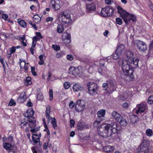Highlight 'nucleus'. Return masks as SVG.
<instances>
[{"label": "nucleus", "mask_w": 153, "mask_h": 153, "mask_svg": "<svg viewBox=\"0 0 153 153\" xmlns=\"http://www.w3.org/2000/svg\"><path fill=\"white\" fill-rule=\"evenodd\" d=\"M111 125L109 123L101 124L98 127L97 132L101 136L106 138L112 134L111 128Z\"/></svg>", "instance_id": "1"}, {"label": "nucleus", "mask_w": 153, "mask_h": 153, "mask_svg": "<svg viewBox=\"0 0 153 153\" xmlns=\"http://www.w3.org/2000/svg\"><path fill=\"white\" fill-rule=\"evenodd\" d=\"M35 112L32 108H30L25 112L23 115L24 117L27 118L29 122V126L30 128L35 127L36 126V119L33 117Z\"/></svg>", "instance_id": "2"}, {"label": "nucleus", "mask_w": 153, "mask_h": 153, "mask_svg": "<svg viewBox=\"0 0 153 153\" xmlns=\"http://www.w3.org/2000/svg\"><path fill=\"white\" fill-rule=\"evenodd\" d=\"M144 139L143 137L142 141L140 144V151L144 153H148L149 150L150 142Z\"/></svg>", "instance_id": "3"}, {"label": "nucleus", "mask_w": 153, "mask_h": 153, "mask_svg": "<svg viewBox=\"0 0 153 153\" xmlns=\"http://www.w3.org/2000/svg\"><path fill=\"white\" fill-rule=\"evenodd\" d=\"M122 63V69L123 72V74L129 73L131 70H132L133 72H134V69L131 67L127 60H126L125 59H123Z\"/></svg>", "instance_id": "4"}, {"label": "nucleus", "mask_w": 153, "mask_h": 153, "mask_svg": "<svg viewBox=\"0 0 153 153\" xmlns=\"http://www.w3.org/2000/svg\"><path fill=\"white\" fill-rule=\"evenodd\" d=\"M69 73L75 76H80L82 74V69L81 66L77 68L71 66L69 69Z\"/></svg>", "instance_id": "5"}, {"label": "nucleus", "mask_w": 153, "mask_h": 153, "mask_svg": "<svg viewBox=\"0 0 153 153\" xmlns=\"http://www.w3.org/2000/svg\"><path fill=\"white\" fill-rule=\"evenodd\" d=\"M87 85L88 92L90 95H94L97 94L98 88L96 83L89 82L87 83Z\"/></svg>", "instance_id": "6"}, {"label": "nucleus", "mask_w": 153, "mask_h": 153, "mask_svg": "<svg viewBox=\"0 0 153 153\" xmlns=\"http://www.w3.org/2000/svg\"><path fill=\"white\" fill-rule=\"evenodd\" d=\"M60 15L62 17V21L63 23L70 24L71 22L72 19L70 13L63 11L61 13Z\"/></svg>", "instance_id": "7"}, {"label": "nucleus", "mask_w": 153, "mask_h": 153, "mask_svg": "<svg viewBox=\"0 0 153 153\" xmlns=\"http://www.w3.org/2000/svg\"><path fill=\"white\" fill-rule=\"evenodd\" d=\"M124 48V46L123 45H120L118 47L115 52L112 55V57L113 59L116 60L119 58V56L122 53Z\"/></svg>", "instance_id": "8"}, {"label": "nucleus", "mask_w": 153, "mask_h": 153, "mask_svg": "<svg viewBox=\"0 0 153 153\" xmlns=\"http://www.w3.org/2000/svg\"><path fill=\"white\" fill-rule=\"evenodd\" d=\"M134 72L132 70H130L129 73L123 74L122 73L120 75V76L125 81H132L133 80L134 76L133 74Z\"/></svg>", "instance_id": "9"}, {"label": "nucleus", "mask_w": 153, "mask_h": 153, "mask_svg": "<svg viewBox=\"0 0 153 153\" xmlns=\"http://www.w3.org/2000/svg\"><path fill=\"white\" fill-rule=\"evenodd\" d=\"M118 13L120 14V16L123 19L125 22H127L126 17L130 15L129 13L126 11L123 8L120 6L117 7Z\"/></svg>", "instance_id": "10"}, {"label": "nucleus", "mask_w": 153, "mask_h": 153, "mask_svg": "<svg viewBox=\"0 0 153 153\" xmlns=\"http://www.w3.org/2000/svg\"><path fill=\"white\" fill-rule=\"evenodd\" d=\"M19 125L21 128L23 129L26 132L30 131L29 122L27 119H24L22 120L19 123Z\"/></svg>", "instance_id": "11"}, {"label": "nucleus", "mask_w": 153, "mask_h": 153, "mask_svg": "<svg viewBox=\"0 0 153 153\" xmlns=\"http://www.w3.org/2000/svg\"><path fill=\"white\" fill-rule=\"evenodd\" d=\"M85 103L81 100H78L76 102L75 107L76 111L78 112L82 111L85 108Z\"/></svg>", "instance_id": "12"}, {"label": "nucleus", "mask_w": 153, "mask_h": 153, "mask_svg": "<svg viewBox=\"0 0 153 153\" xmlns=\"http://www.w3.org/2000/svg\"><path fill=\"white\" fill-rule=\"evenodd\" d=\"M136 45L139 51L145 52L147 50V46L144 42L137 40L136 42Z\"/></svg>", "instance_id": "13"}, {"label": "nucleus", "mask_w": 153, "mask_h": 153, "mask_svg": "<svg viewBox=\"0 0 153 153\" xmlns=\"http://www.w3.org/2000/svg\"><path fill=\"white\" fill-rule=\"evenodd\" d=\"M111 128L112 133L114 134H118L121 129V127L119 125H117V123L115 122H112L110 124Z\"/></svg>", "instance_id": "14"}, {"label": "nucleus", "mask_w": 153, "mask_h": 153, "mask_svg": "<svg viewBox=\"0 0 153 153\" xmlns=\"http://www.w3.org/2000/svg\"><path fill=\"white\" fill-rule=\"evenodd\" d=\"M50 5L55 10H58L61 8V3L59 0H51Z\"/></svg>", "instance_id": "15"}, {"label": "nucleus", "mask_w": 153, "mask_h": 153, "mask_svg": "<svg viewBox=\"0 0 153 153\" xmlns=\"http://www.w3.org/2000/svg\"><path fill=\"white\" fill-rule=\"evenodd\" d=\"M96 9V4L94 3L87 4L86 5V12L88 13L94 12Z\"/></svg>", "instance_id": "16"}, {"label": "nucleus", "mask_w": 153, "mask_h": 153, "mask_svg": "<svg viewBox=\"0 0 153 153\" xmlns=\"http://www.w3.org/2000/svg\"><path fill=\"white\" fill-rule=\"evenodd\" d=\"M70 34L67 32H64L62 34V39L63 42L66 44H68L71 41Z\"/></svg>", "instance_id": "17"}, {"label": "nucleus", "mask_w": 153, "mask_h": 153, "mask_svg": "<svg viewBox=\"0 0 153 153\" xmlns=\"http://www.w3.org/2000/svg\"><path fill=\"white\" fill-rule=\"evenodd\" d=\"M137 109L135 111V113L137 114H141L144 112L146 108V104L143 103L137 105Z\"/></svg>", "instance_id": "18"}, {"label": "nucleus", "mask_w": 153, "mask_h": 153, "mask_svg": "<svg viewBox=\"0 0 153 153\" xmlns=\"http://www.w3.org/2000/svg\"><path fill=\"white\" fill-rule=\"evenodd\" d=\"M41 137V134L40 132L39 133V135L38 134H33L32 137V141L35 143H39V144L41 145L42 144V142L40 141Z\"/></svg>", "instance_id": "19"}, {"label": "nucleus", "mask_w": 153, "mask_h": 153, "mask_svg": "<svg viewBox=\"0 0 153 153\" xmlns=\"http://www.w3.org/2000/svg\"><path fill=\"white\" fill-rule=\"evenodd\" d=\"M139 61V59H134L133 58L131 59L129 61H128L131 67L133 69L137 68L138 66V62Z\"/></svg>", "instance_id": "20"}, {"label": "nucleus", "mask_w": 153, "mask_h": 153, "mask_svg": "<svg viewBox=\"0 0 153 153\" xmlns=\"http://www.w3.org/2000/svg\"><path fill=\"white\" fill-rule=\"evenodd\" d=\"M19 65L21 69H24L25 71L28 70L29 68V64L26 63L25 60H22L21 59L19 60Z\"/></svg>", "instance_id": "21"}, {"label": "nucleus", "mask_w": 153, "mask_h": 153, "mask_svg": "<svg viewBox=\"0 0 153 153\" xmlns=\"http://www.w3.org/2000/svg\"><path fill=\"white\" fill-rule=\"evenodd\" d=\"M109 6H106L105 7L102 8L99 15L103 17L108 16V14L107 13V11L109 10Z\"/></svg>", "instance_id": "22"}, {"label": "nucleus", "mask_w": 153, "mask_h": 153, "mask_svg": "<svg viewBox=\"0 0 153 153\" xmlns=\"http://www.w3.org/2000/svg\"><path fill=\"white\" fill-rule=\"evenodd\" d=\"M27 100L26 96L25 93L21 94L18 98L17 102L19 103H22L25 102Z\"/></svg>", "instance_id": "23"}, {"label": "nucleus", "mask_w": 153, "mask_h": 153, "mask_svg": "<svg viewBox=\"0 0 153 153\" xmlns=\"http://www.w3.org/2000/svg\"><path fill=\"white\" fill-rule=\"evenodd\" d=\"M51 108V107L50 105H47L46 107L45 111L46 117L49 121L51 120V119H52V118L50 116Z\"/></svg>", "instance_id": "24"}, {"label": "nucleus", "mask_w": 153, "mask_h": 153, "mask_svg": "<svg viewBox=\"0 0 153 153\" xmlns=\"http://www.w3.org/2000/svg\"><path fill=\"white\" fill-rule=\"evenodd\" d=\"M115 149L114 146H111L110 145H108L103 147V149L104 151L106 152H113Z\"/></svg>", "instance_id": "25"}, {"label": "nucleus", "mask_w": 153, "mask_h": 153, "mask_svg": "<svg viewBox=\"0 0 153 153\" xmlns=\"http://www.w3.org/2000/svg\"><path fill=\"white\" fill-rule=\"evenodd\" d=\"M108 83L110 85L109 91L110 93H112L116 89V87L115 85L114 84V82L113 80H110L108 81Z\"/></svg>", "instance_id": "26"}, {"label": "nucleus", "mask_w": 153, "mask_h": 153, "mask_svg": "<svg viewBox=\"0 0 153 153\" xmlns=\"http://www.w3.org/2000/svg\"><path fill=\"white\" fill-rule=\"evenodd\" d=\"M130 18H128V16H126V19L127 22H125L126 25H128L130 22L131 20L134 21L136 22L137 20L136 16L134 15L133 14H130Z\"/></svg>", "instance_id": "27"}, {"label": "nucleus", "mask_w": 153, "mask_h": 153, "mask_svg": "<svg viewBox=\"0 0 153 153\" xmlns=\"http://www.w3.org/2000/svg\"><path fill=\"white\" fill-rule=\"evenodd\" d=\"M117 121L119 123L120 125L122 126H125L127 124L126 120L122 116L119 119H118Z\"/></svg>", "instance_id": "28"}, {"label": "nucleus", "mask_w": 153, "mask_h": 153, "mask_svg": "<svg viewBox=\"0 0 153 153\" xmlns=\"http://www.w3.org/2000/svg\"><path fill=\"white\" fill-rule=\"evenodd\" d=\"M125 55L126 56V60H130V59L133 56L134 53L132 51H127L125 53Z\"/></svg>", "instance_id": "29"}, {"label": "nucleus", "mask_w": 153, "mask_h": 153, "mask_svg": "<svg viewBox=\"0 0 153 153\" xmlns=\"http://www.w3.org/2000/svg\"><path fill=\"white\" fill-rule=\"evenodd\" d=\"M73 89L74 91H79L83 90L84 89L83 87L81 86V85L77 84L74 85L73 87Z\"/></svg>", "instance_id": "30"}, {"label": "nucleus", "mask_w": 153, "mask_h": 153, "mask_svg": "<svg viewBox=\"0 0 153 153\" xmlns=\"http://www.w3.org/2000/svg\"><path fill=\"white\" fill-rule=\"evenodd\" d=\"M85 128V125L82 121H79L78 123L77 129L79 131H82Z\"/></svg>", "instance_id": "31"}, {"label": "nucleus", "mask_w": 153, "mask_h": 153, "mask_svg": "<svg viewBox=\"0 0 153 153\" xmlns=\"http://www.w3.org/2000/svg\"><path fill=\"white\" fill-rule=\"evenodd\" d=\"M105 111L103 109H101L98 111L97 115L98 117L102 118L104 119V116L105 115Z\"/></svg>", "instance_id": "32"}, {"label": "nucleus", "mask_w": 153, "mask_h": 153, "mask_svg": "<svg viewBox=\"0 0 153 153\" xmlns=\"http://www.w3.org/2000/svg\"><path fill=\"white\" fill-rule=\"evenodd\" d=\"M104 120H105V119L102 118L97 117L93 123L94 126V127H97L98 125L101 122Z\"/></svg>", "instance_id": "33"}, {"label": "nucleus", "mask_w": 153, "mask_h": 153, "mask_svg": "<svg viewBox=\"0 0 153 153\" xmlns=\"http://www.w3.org/2000/svg\"><path fill=\"white\" fill-rule=\"evenodd\" d=\"M111 115L112 117L115 119L117 121L122 116L119 113L114 111L112 112Z\"/></svg>", "instance_id": "34"}, {"label": "nucleus", "mask_w": 153, "mask_h": 153, "mask_svg": "<svg viewBox=\"0 0 153 153\" xmlns=\"http://www.w3.org/2000/svg\"><path fill=\"white\" fill-rule=\"evenodd\" d=\"M3 148L7 150H10L12 148V145L9 143H3Z\"/></svg>", "instance_id": "35"}, {"label": "nucleus", "mask_w": 153, "mask_h": 153, "mask_svg": "<svg viewBox=\"0 0 153 153\" xmlns=\"http://www.w3.org/2000/svg\"><path fill=\"white\" fill-rule=\"evenodd\" d=\"M138 119V117L135 115H132L130 116V120L131 123H136Z\"/></svg>", "instance_id": "36"}, {"label": "nucleus", "mask_w": 153, "mask_h": 153, "mask_svg": "<svg viewBox=\"0 0 153 153\" xmlns=\"http://www.w3.org/2000/svg\"><path fill=\"white\" fill-rule=\"evenodd\" d=\"M57 30L58 33H62L64 30L63 25L62 24H59L57 27Z\"/></svg>", "instance_id": "37"}, {"label": "nucleus", "mask_w": 153, "mask_h": 153, "mask_svg": "<svg viewBox=\"0 0 153 153\" xmlns=\"http://www.w3.org/2000/svg\"><path fill=\"white\" fill-rule=\"evenodd\" d=\"M31 79L30 77H27L26 78V80L24 82L25 85L26 86H28L30 85L32 83Z\"/></svg>", "instance_id": "38"}, {"label": "nucleus", "mask_w": 153, "mask_h": 153, "mask_svg": "<svg viewBox=\"0 0 153 153\" xmlns=\"http://www.w3.org/2000/svg\"><path fill=\"white\" fill-rule=\"evenodd\" d=\"M51 120H52L51 123L52 124L53 127V128L55 130H56L58 129V127L56 123V120L55 117L52 118V119H51Z\"/></svg>", "instance_id": "39"}, {"label": "nucleus", "mask_w": 153, "mask_h": 153, "mask_svg": "<svg viewBox=\"0 0 153 153\" xmlns=\"http://www.w3.org/2000/svg\"><path fill=\"white\" fill-rule=\"evenodd\" d=\"M109 9L107 11V13L108 14V16H111L114 13V8L111 6H109Z\"/></svg>", "instance_id": "40"}, {"label": "nucleus", "mask_w": 153, "mask_h": 153, "mask_svg": "<svg viewBox=\"0 0 153 153\" xmlns=\"http://www.w3.org/2000/svg\"><path fill=\"white\" fill-rule=\"evenodd\" d=\"M18 23L19 25L23 28H25L27 27V23L23 20L18 21Z\"/></svg>", "instance_id": "41"}, {"label": "nucleus", "mask_w": 153, "mask_h": 153, "mask_svg": "<svg viewBox=\"0 0 153 153\" xmlns=\"http://www.w3.org/2000/svg\"><path fill=\"white\" fill-rule=\"evenodd\" d=\"M39 59L40 61L39 62V64L41 65L44 64V61L43 60V56L42 54H41L39 56Z\"/></svg>", "instance_id": "42"}, {"label": "nucleus", "mask_w": 153, "mask_h": 153, "mask_svg": "<svg viewBox=\"0 0 153 153\" xmlns=\"http://www.w3.org/2000/svg\"><path fill=\"white\" fill-rule=\"evenodd\" d=\"M146 135L149 137L152 136L153 135V131L150 129H147L146 132Z\"/></svg>", "instance_id": "43"}, {"label": "nucleus", "mask_w": 153, "mask_h": 153, "mask_svg": "<svg viewBox=\"0 0 153 153\" xmlns=\"http://www.w3.org/2000/svg\"><path fill=\"white\" fill-rule=\"evenodd\" d=\"M107 59L106 58L101 59L99 61V65L102 67L104 66L105 65V62L107 61Z\"/></svg>", "instance_id": "44"}, {"label": "nucleus", "mask_w": 153, "mask_h": 153, "mask_svg": "<svg viewBox=\"0 0 153 153\" xmlns=\"http://www.w3.org/2000/svg\"><path fill=\"white\" fill-rule=\"evenodd\" d=\"M63 86L65 89H67L70 87L71 84L69 82H65L64 83Z\"/></svg>", "instance_id": "45"}, {"label": "nucleus", "mask_w": 153, "mask_h": 153, "mask_svg": "<svg viewBox=\"0 0 153 153\" xmlns=\"http://www.w3.org/2000/svg\"><path fill=\"white\" fill-rule=\"evenodd\" d=\"M52 48L56 51H59L60 49L59 46L57 45H52Z\"/></svg>", "instance_id": "46"}, {"label": "nucleus", "mask_w": 153, "mask_h": 153, "mask_svg": "<svg viewBox=\"0 0 153 153\" xmlns=\"http://www.w3.org/2000/svg\"><path fill=\"white\" fill-rule=\"evenodd\" d=\"M49 100L50 101H52L53 98V91L51 89L49 91Z\"/></svg>", "instance_id": "47"}, {"label": "nucleus", "mask_w": 153, "mask_h": 153, "mask_svg": "<svg viewBox=\"0 0 153 153\" xmlns=\"http://www.w3.org/2000/svg\"><path fill=\"white\" fill-rule=\"evenodd\" d=\"M148 103L149 104H153V95L150 96L148 99Z\"/></svg>", "instance_id": "48"}, {"label": "nucleus", "mask_w": 153, "mask_h": 153, "mask_svg": "<svg viewBox=\"0 0 153 153\" xmlns=\"http://www.w3.org/2000/svg\"><path fill=\"white\" fill-rule=\"evenodd\" d=\"M16 105V102L13 99H11L8 105L9 106H14Z\"/></svg>", "instance_id": "49"}, {"label": "nucleus", "mask_w": 153, "mask_h": 153, "mask_svg": "<svg viewBox=\"0 0 153 153\" xmlns=\"http://www.w3.org/2000/svg\"><path fill=\"white\" fill-rule=\"evenodd\" d=\"M8 18V16L7 14H4L3 13L1 14V16H0V18L3 19L5 21L7 20Z\"/></svg>", "instance_id": "50"}, {"label": "nucleus", "mask_w": 153, "mask_h": 153, "mask_svg": "<svg viewBox=\"0 0 153 153\" xmlns=\"http://www.w3.org/2000/svg\"><path fill=\"white\" fill-rule=\"evenodd\" d=\"M116 21L117 24L120 25L122 24V19L119 17L117 18L116 19Z\"/></svg>", "instance_id": "51"}, {"label": "nucleus", "mask_w": 153, "mask_h": 153, "mask_svg": "<svg viewBox=\"0 0 153 153\" xmlns=\"http://www.w3.org/2000/svg\"><path fill=\"white\" fill-rule=\"evenodd\" d=\"M76 104L74 103L73 101H71L69 104V107L71 109L73 108L75 106L76 107Z\"/></svg>", "instance_id": "52"}, {"label": "nucleus", "mask_w": 153, "mask_h": 153, "mask_svg": "<svg viewBox=\"0 0 153 153\" xmlns=\"http://www.w3.org/2000/svg\"><path fill=\"white\" fill-rule=\"evenodd\" d=\"M149 51L150 53H151V51H153V40L151 42L149 45Z\"/></svg>", "instance_id": "53"}, {"label": "nucleus", "mask_w": 153, "mask_h": 153, "mask_svg": "<svg viewBox=\"0 0 153 153\" xmlns=\"http://www.w3.org/2000/svg\"><path fill=\"white\" fill-rule=\"evenodd\" d=\"M102 87L104 88V90L106 91L108 90V84L107 83H104L102 85Z\"/></svg>", "instance_id": "54"}, {"label": "nucleus", "mask_w": 153, "mask_h": 153, "mask_svg": "<svg viewBox=\"0 0 153 153\" xmlns=\"http://www.w3.org/2000/svg\"><path fill=\"white\" fill-rule=\"evenodd\" d=\"M66 58L68 59L71 61L73 60L74 57L72 55L69 54L67 56Z\"/></svg>", "instance_id": "55"}, {"label": "nucleus", "mask_w": 153, "mask_h": 153, "mask_svg": "<svg viewBox=\"0 0 153 153\" xmlns=\"http://www.w3.org/2000/svg\"><path fill=\"white\" fill-rule=\"evenodd\" d=\"M122 106L126 109H127L129 106V104L128 103L125 102L123 103L122 105Z\"/></svg>", "instance_id": "56"}, {"label": "nucleus", "mask_w": 153, "mask_h": 153, "mask_svg": "<svg viewBox=\"0 0 153 153\" xmlns=\"http://www.w3.org/2000/svg\"><path fill=\"white\" fill-rule=\"evenodd\" d=\"M75 123V121L73 119L71 120L70 121V127L71 128L74 127V124Z\"/></svg>", "instance_id": "57"}, {"label": "nucleus", "mask_w": 153, "mask_h": 153, "mask_svg": "<svg viewBox=\"0 0 153 153\" xmlns=\"http://www.w3.org/2000/svg\"><path fill=\"white\" fill-rule=\"evenodd\" d=\"M14 135L13 134H10L8 137V139L10 141V142L13 141Z\"/></svg>", "instance_id": "58"}, {"label": "nucleus", "mask_w": 153, "mask_h": 153, "mask_svg": "<svg viewBox=\"0 0 153 153\" xmlns=\"http://www.w3.org/2000/svg\"><path fill=\"white\" fill-rule=\"evenodd\" d=\"M48 143L45 142V143H44L43 144V146H42V147H43V149L44 150H46L47 149L48 147Z\"/></svg>", "instance_id": "59"}, {"label": "nucleus", "mask_w": 153, "mask_h": 153, "mask_svg": "<svg viewBox=\"0 0 153 153\" xmlns=\"http://www.w3.org/2000/svg\"><path fill=\"white\" fill-rule=\"evenodd\" d=\"M36 146H33L31 147V150L33 153H37V152L36 150Z\"/></svg>", "instance_id": "60"}, {"label": "nucleus", "mask_w": 153, "mask_h": 153, "mask_svg": "<svg viewBox=\"0 0 153 153\" xmlns=\"http://www.w3.org/2000/svg\"><path fill=\"white\" fill-rule=\"evenodd\" d=\"M36 35L37 36L39 37V39H42L43 38V36H42L41 33L39 32H36Z\"/></svg>", "instance_id": "61"}, {"label": "nucleus", "mask_w": 153, "mask_h": 153, "mask_svg": "<svg viewBox=\"0 0 153 153\" xmlns=\"http://www.w3.org/2000/svg\"><path fill=\"white\" fill-rule=\"evenodd\" d=\"M29 24L32 25L33 27L35 28V30H37V27L36 25L35 24L33 23V22L31 21H30L29 22Z\"/></svg>", "instance_id": "62"}, {"label": "nucleus", "mask_w": 153, "mask_h": 153, "mask_svg": "<svg viewBox=\"0 0 153 153\" xmlns=\"http://www.w3.org/2000/svg\"><path fill=\"white\" fill-rule=\"evenodd\" d=\"M52 73L50 72L49 71L48 73V76L47 79V81H49L51 79V77L52 76Z\"/></svg>", "instance_id": "63"}, {"label": "nucleus", "mask_w": 153, "mask_h": 153, "mask_svg": "<svg viewBox=\"0 0 153 153\" xmlns=\"http://www.w3.org/2000/svg\"><path fill=\"white\" fill-rule=\"evenodd\" d=\"M16 49L14 46H12L10 49V52L11 53H13L16 52Z\"/></svg>", "instance_id": "64"}]
</instances>
